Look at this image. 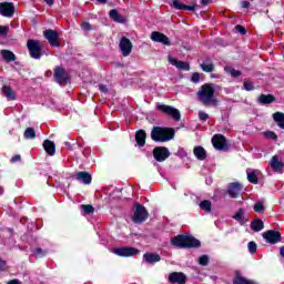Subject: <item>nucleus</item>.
Returning a JSON list of instances; mask_svg holds the SVG:
<instances>
[{
	"label": "nucleus",
	"instance_id": "f257e3e1",
	"mask_svg": "<svg viewBox=\"0 0 284 284\" xmlns=\"http://www.w3.org/2000/svg\"><path fill=\"white\" fill-rule=\"evenodd\" d=\"M171 245L180 250H199L201 241L192 235L179 234L171 239Z\"/></svg>",
	"mask_w": 284,
	"mask_h": 284
},
{
	"label": "nucleus",
	"instance_id": "f03ea898",
	"mask_svg": "<svg viewBox=\"0 0 284 284\" xmlns=\"http://www.w3.org/2000/svg\"><path fill=\"white\" fill-rule=\"evenodd\" d=\"M176 134V130L174 128L168 126H153L151 130V139L155 143H168V141H172Z\"/></svg>",
	"mask_w": 284,
	"mask_h": 284
},
{
	"label": "nucleus",
	"instance_id": "7ed1b4c3",
	"mask_svg": "<svg viewBox=\"0 0 284 284\" xmlns=\"http://www.w3.org/2000/svg\"><path fill=\"white\" fill-rule=\"evenodd\" d=\"M214 92L216 90L214 89V84L212 83H204L200 87V90L197 91V99L199 102L207 105H216V100L214 99Z\"/></svg>",
	"mask_w": 284,
	"mask_h": 284
},
{
	"label": "nucleus",
	"instance_id": "20e7f679",
	"mask_svg": "<svg viewBox=\"0 0 284 284\" xmlns=\"http://www.w3.org/2000/svg\"><path fill=\"white\" fill-rule=\"evenodd\" d=\"M27 48L31 59H41L45 51L43 50V42L34 39H29L27 41Z\"/></svg>",
	"mask_w": 284,
	"mask_h": 284
},
{
	"label": "nucleus",
	"instance_id": "39448f33",
	"mask_svg": "<svg viewBox=\"0 0 284 284\" xmlns=\"http://www.w3.org/2000/svg\"><path fill=\"white\" fill-rule=\"evenodd\" d=\"M149 216H150V213H148V209H145L143 204L141 203L133 204V215H132L133 223H136V224L145 223Z\"/></svg>",
	"mask_w": 284,
	"mask_h": 284
},
{
	"label": "nucleus",
	"instance_id": "423d86ee",
	"mask_svg": "<svg viewBox=\"0 0 284 284\" xmlns=\"http://www.w3.org/2000/svg\"><path fill=\"white\" fill-rule=\"evenodd\" d=\"M112 254H115V256H121L122 258H129L130 256H136L141 251L136 247L132 246H122V247H115L111 250Z\"/></svg>",
	"mask_w": 284,
	"mask_h": 284
},
{
	"label": "nucleus",
	"instance_id": "0eeeda50",
	"mask_svg": "<svg viewBox=\"0 0 284 284\" xmlns=\"http://www.w3.org/2000/svg\"><path fill=\"white\" fill-rule=\"evenodd\" d=\"M43 37L47 39L51 48L61 47V38L59 37V32H57V30L47 29L43 31Z\"/></svg>",
	"mask_w": 284,
	"mask_h": 284
},
{
	"label": "nucleus",
	"instance_id": "6e6552de",
	"mask_svg": "<svg viewBox=\"0 0 284 284\" xmlns=\"http://www.w3.org/2000/svg\"><path fill=\"white\" fill-rule=\"evenodd\" d=\"M53 77L59 85H68L70 83V74H68L64 68L55 67Z\"/></svg>",
	"mask_w": 284,
	"mask_h": 284
},
{
	"label": "nucleus",
	"instance_id": "1a4fd4ad",
	"mask_svg": "<svg viewBox=\"0 0 284 284\" xmlns=\"http://www.w3.org/2000/svg\"><path fill=\"white\" fill-rule=\"evenodd\" d=\"M158 110L166 116H172L174 121H181V111L179 109L168 105V104H158Z\"/></svg>",
	"mask_w": 284,
	"mask_h": 284
},
{
	"label": "nucleus",
	"instance_id": "9d476101",
	"mask_svg": "<svg viewBox=\"0 0 284 284\" xmlns=\"http://www.w3.org/2000/svg\"><path fill=\"white\" fill-rule=\"evenodd\" d=\"M262 236L266 241V243H270L271 245H276V243H281V241H283L281 232L276 230H268L264 232Z\"/></svg>",
	"mask_w": 284,
	"mask_h": 284
},
{
	"label": "nucleus",
	"instance_id": "9b49d317",
	"mask_svg": "<svg viewBox=\"0 0 284 284\" xmlns=\"http://www.w3.org/2000/svg\"><path fill=\"white\" fill-rule=\"evenodd\" d=\"M170 149L168 146H155L153 149V158L158 163H163L166 159H170Z\"/></svg>",
	"mask_w": 284,
	"mask_h": 284
},
{
	"label": "nucleus",
	"instance_id": "f8f14e48",
	"mask_svg": "<svg viewBox=\"0 0 284 284\" xmlns=\"http://www.w3.org/2000/svg\"><path fill=\"white\" fill-rule=\"evenodd\" d=\"M212 145L220 152L227 150V139L223 134H215L212 138Z\"/></svg>",
	"mask_w": 284,
	"mask_h": 284
},
{
	"label": "nucleus",
	"instance_id": "ddd939ff",
	"mask_svg": "<svg viewBox=\"0 0 284 284\" xmlns=\"http://www.w3.org/2000/svg\"><path fill=\"white\" fill-rule=\"evenodd\" d=\"M16 8L13 2H0V14L7 19L14 17Z\"/></svg>",
	"mask_w": 284,
	"mask_h": 284
},
{
	"label": "nucleus",
	"instance_id": "4468645a",
	"mask_svg": "<svg viewBox=\"0 0 284 284\" xmlns=\"http://www.w3.org/2000/svg\"><path fill=\"white\" fill-rule=\"evenodd\" d=\"M243 192V184L240 182H232L229 184L227 194L231 199H239Z\"/></svg>",
	"mask_w": 284,
	"mask_h": 284
},
{
	"label": "nucleus",
	"instance_id": "2eb2a0df",
	"mask_svg": "<svg viewBox=\"0 0 284 284\" xmlns=\"http://www.w3.org/2000/svg\"><path fill=\"white\" fill-rule=\"evenodd\" d=\"M119 48L123 57H130V54H132V41H130L128 37H122L120 39Z\"/></svg>",
	"mask_w": 284,
	"mask_h": 284
},
{
	"label": "nucleus",
	"instance_id": "dca6fc26",
	"mask_svg": "<svg viewBox=\"0 0 284 284\" xmlns=\"http://www.w3.org/2000/svg\"><path fill=\"white\" fill-rule=\"evenodd\" d=\"M169 283L172 284H186L187 283V275L183 272H172L169 275Z\"/></svg>",
	"mask_w": 284,
	"mask_h": 284
},
{
	"label": "nucleus",
	"instance_id": "f3484780",
	"mask_svg": "<svg viewBox=\"0 0 284 284\" xmlns=\"http://www.w3.org/2000/svg\"><path fill=\"white\" fill-rule=\"evenodd\" d=\"M151 41H155V43H162V45H172L170 38H168L165 33H161L159 31H153L151 33Z\"/></svg>",
	"mask_w": 284,
	"mask_h": 284
},
{
	"label": "nucleus",
	"instance_id": "a211bd4d",
	"mask_svg": "<svg viewBox=\"0 0 284 284\" xmlns=\"http://www.w3.org/2000/svg\"><path fill=\"white\" fill-rule=\"evenodd\" d=\"M270 166L272 168L273 172H277L278 174H283L284 170V162L278 158V155H273L270 160Z\"/></svg>",
	"mask_w": 284,
	"mask_h": 284
},
{
	"label": "nucleus",
	"instance_id": "6ab92c4d",
	"mask_svg": "<svg viewBox=\"0 0 284 284\" xmlns=\"http://www.w3.org/2000/svg\"><path fill=\"white\" fill-rule=\"evenodd\" d=\"M169 62L171 63V65L178 68V70H184L185 72H190V62L176 60L172 57H169Z\"/></svg>",
	"mask_w": 284,
	"mask_h": 284
},
{
	"label": "nucleus",
	"instance_id": "aec40b11",
	"mask_svg": "<svg viewBox=\"0 0 284 284\" xmlns=\"http://www.w3.org/2000/svg\"><path fill=\"white\" fill-rule=\"evenodd\" d=\"M171 8L174 10H190L191 12H194L199 6H187L179 0H172Z\"/></svg>",
	"mask_w": 284,
	"mask_h": 284
},
{
	"label": "nucleus",
	"instance_id": "412c9836",
	"mask_svg": "<svg viewBox=\"0 0 284 284\" xmlns=\"http://www.w3.org/2000/svg\"><path fill=\"white\" fill-rule=\"evenodd\" d=\"M145 141H148V133L145 130L140 129L135 132V142L139 145V148L145 146Z\"/></svg>",
	"mask_w": 284,
	"mask_h": 284
},
{
	"label": "nucleus",
	"instance_id": "4be33fe9",
	"mask_svg": "<svg viewBox=\"0 0 284 284\" xmlns=\"http://www.w3.org/2000/svg\"><path fill=\"white\" fill-rule=\"evenodd\" d=\"M43 148L44 152H47L49 156H54V154H57V144H54V142L51 140H44Z\"/></svg>",
	"mask_w": 284,
	"mask_h": 284
},
{
	"label": "nucleus",
	"instance_id": "5701e85b",
	"mask_svg": "<svg viewBox=\"0 0 284 284\" xmlns=\"http://www.w3.org/2000/svg\"><path fill=\"white\" fill-rule=\"evenodd\" d=\"M143 260L145 263H149V265H154V263H159L161 261V255L158 253H144Z\"/></svg>",
	"mask_w": 284,
	"mask_h": 284
},
{
	"label": "nucleus",
	"instance_id": "b1692460",
	"mask_svg": "<svg viewBox=\"0 0 284 284\" xmlns=\"http://www.w3.org/2000/svg\"><path fill=\"white\" fill-rule=\"evenodd\" d=\"M77 181H81L84 185H90L92 183V175L85 171H80L77 174Z\"/></svg>",
	"mask_w": 284,
	"mask_h": 284
},
{
	"label": "nucleus",
	"instance_id": "393cba45",
	"mask_svg": "<svg viewBox=\"0 0 284 284\" xmlns=\"http://www.w3.org/2000/svg\"><path fill=\"white\" fill-rule=\"evenodd\" d=\"M193 154L197 161H205V159H207V152L203 146H195L193 149Z\"/></svg>",
	"mask_w": 284,
	"mask_h": 284
},
{
	"label": "nucleus",
	"instance_id": "a878e982",
	"mask_svg": "<svg viewBox=\"0 0 284 284\" xmlns=\"http://www.w3.org/2000/svg\"><path fill=\"white\" fill-rule=\"evenodd\" d=\"M258 103L262 105H270L276 101V97L274 94H261L257 99Z\"/></svg>",
	"mask_w": 284,
	"mask_h": 284
},
{
	"label": "nucleus",
	"instance_id": "bb28decb",
	"mask_svg": "<svg viewBox=\"0 0 284 284\" xmlns=\"http://www.w3.org/2000/svg\"><path fill=\"white\" fill-rule=\"evenodd\" d=\"M2 92L4 97H7L8 101H17V93L14 92V90H12V87L3 85Z\"/></svg>",
	"mask_w": 284,
	"mask_h": 284
},
{
	"label": "nucleus",
	"instance_id": "cd10ccee",
	"mask_svg": "<svg viewBox=\"0 0 284 284\" xmlns=\"http://www.w3.org/2000/svg\"><path fill=\"white\" fill-rule=\"evenodd\" d=\"M234 221H237L240 225H245L247 223V217H245V210L239 209L237 212L233 215Z\"/></svg>",
	"mask_w": 284,
	"mask_h": 284
},
{
	"label": "nucleus",
	"instance_id": "c85d7f7f",
	"mask_svg": "<svg viewBox=\"0 0 284 284\" xmlns=\"http://www.w3.org/2000/svg\"><path fill=\"white\" fill-rule=\"evenodd\" d=\"M110 19L115 21V23H125V18L121 14H119V11L116 9H112L109 12Z\"/></svg>",
	"mask_w": 284,
	"mask_h": 284
},
{
	"label": "nucleus",
	"instance_id": "c756f323",
	"mask_svg": "<svg viewBox=\"0 0 284 284\" xmlns=\"http://www.w3.org/2000/svg\"><path fill=\"white\" fill-rule=\"evenodd\" d=\"M265 227V223L263 222V220L261 219H254L252 222H251V230L253 232H261L263 229Z\"/></svg>",
	"mask_w": 284,
	"mask_h": 284
},
{
	"label": "nucleus",
	"instance_id": "7c9ffc66",
	"mask_svg": "<svg viewBox=\"0 0 284 284\" xmlns=\"http://www.w3.org/2000/svg\"><path fill=\"white\" fill-rule=\"evenodd\" d=\"M1 54H2V59H4V61H7V63L17 61V55L10 50H2Z\"/></svg>",
	"mask_w": 284,
	"mask_h": 284
},
{
	"label": "nucleus",
	"instance_id": "2f4dec72",
	"mask_svg": "<svg viewBox=\"0 0 284 284\" xmlns=\"http://www.w3.org/2000/svg\"><path fill=\"white\" fill-rule=\"evenodd\" d=\"M273 120L278 125V128H281V130H284V113L283 112H275L273 114Z\"/></svg>",
	"mask_w": 284,
	"mask_h": 284
},
{
	"label": "nucleus",
	"instance_id": "473e14b6",
	"mask_svg": "<svg viewBox=\"0 0 284 284\" xmlns=\"http://www.w3.org/2000/svg\"><path fill=\"white\" fill-rule=\"evenodd\" d=\"M23 136L27 141H32L37 139V131L34 130V128H27L24 130Z\"/></svg>",
	"mask_w": 284,
	"mask_h": 284
},
{
	"label": "nucleus",
	"instance_id": "72a5a7b5",
	"mask_svg": "<svg viewBox=\"0 0 284 284\" xmlns=\"http://www.w3.org/2000/svg\"><path fill=\"white\" fill-rule=\"evenodd\" d=\"M200 209L204 212H212V202L210 200H204L200 203Z\"/></svg>",
	"mask_w": 284,
	"mask_h": 284
},
{
	"label": "nucleus",
	"instance_id": "f704fd0d",
	"mask_svg": "<svg viewBox=\"0 0 284 284\" xmlns=\"http://www.w3.org/2000/svg\"><path fill=\"white\" fill-rule=\"evenodd\" d=\"M33 255L37 257V258H43L45 256H48V250H43L41 247H36L33 250Z\"/></svg>",
	"mask_w": 284,
	"mask_h": 284
},
{
	"label": "nucleus",
	"instance_id": "c9c22d12",
	"mask_svg": "<svg viewBox=\"0 0 284 284\" xmlns=\"http://www.w3.org/2000/svg\"><path fill=\"white\" fill-rule=\"evenodd\" d=\"M247 181L253 185H258V176L255 172H247Z\"/></svg>",
	"mask_w": 284,
	"mask_h": 284
},
{
	"label": "nucleus",
	"instance_id": "e433bc0d",
	"mask_svg": "<svg viewBox=\"0 0 284 284\" xmlns=\"http://www.w3.org/2000/svg\"><path fill=\"white\" fill-rule=\"evenodd\" d=\"M254 212H257L260 214L265 213V204L263 202H256L253 206Z\"/></svg>",
	"mask_w": 284,
	"mask_h": 284
},
{
	"label": "nucleus",
	"instance_id": "4c0bfd02",
	"mask_svg": "<svg viewBox=\"0 0 284 284\" xmlns=\"http://www.w3.org/2000/svg\"><path fill=\"white\" fill-rule=\"evenodd\" d=\"M225 71L231 74V77H233L234 79H236V77H241L243 73L234 68H230V67H226L225 68Z\"/></svg>",
	"mask_w": 284,
	"mask_h": 284
},
{
	"label": "nucleus",
	"instance_id": "58836bf2",
	"mask_svg": "<svg viewBox=\"0 0 284 284\" xmlns=\"http://www.w3.org/2000/svg\"><path fill=\"white\" fill-rule=\"evenodd\" d=\"M199 265H202V267H207V265H210V256L201 255L199 257Z\"/></svg>",
	"mask_w": 284,
	"mask_h": 284
},
{
	"label": "nucleus",
	"instance_id": "ea45409f",
	"mask_svg": "<svg viewBox=\"0 0 284 284\" xmlns=\"http://www.w3.org/2000/svg\"><path fill=\"white\" fill-rule=\"evenodd\" d=\"M247 250L250 254H256V250H258V245H256V242L251 241L247 243Z\"/></svg>",
	"mask_w": 284,
	"mask_h": 284
},
{
	"label": "nucleus",
	"instance_id": "a19ab883",
	"mask_svg": "<svg viewBox=\"0 0 284 284\" xmlns=\"http://www.w3.org/2000/svg\"><path fill=\"white\" fill-rule=\"evenodd\" d=\"M265 139H270L271 141H278V135L274 131L264 132Z\"/></svg>",
	"mask_w": 284,
	"mask_h": 284
},
{
	"label": "nucleus",
	"instance_id": "79ce46f5",
	"mask_svg": "<svg viewBox=\"0 0 284 284\" xmlns=\"http://www.w3.org/2000/svg\"><path fill=\"white\" fill-rule=\"evenodd\" d=\"M81 207L84 214H94V206L92 204H82Z\"/></svg>",
	"mask_w": 284,
	"mask_h": 284
},
{
	"label": "nucleus",
	"instance_id": "37998d69",
	"mask_svg": "<svg viewBox=\"0 0 284 284\" xmlns=\"http://www.w3.org/2000/svg\"><path fill=\"white\" fill-rule=\"evenodd\" d=\"M200 68H202L203 72H214V64L213 63H202L200 64Z\"/></svg>",
	"mask_w": 284,
	"mask_h": 284
},
{
	"label": "nucleus",
	"instance_id": "c03bdc74",
	"mask_svg": "<svg viewBox=\"0 0 284 284\" xmlns=\"http://www.w3.org/2000/svg\"><path fill=\"white\" fill-rule=\"evenodd\" d=\"M244 85V90H246V92H252V90H254V82L246 80L243 83Z\"/></svg>",
	"mask_w": 284,
	"mask_h": 284
},
{
	"label": "nucleus",
	"instance_id": "a18cd8bd",
	"mask_svg": "<svg viewBox=\"0 0 284 284\" xmlns=\"http://www.w3.org/2000/svg\"><path fill=\"white\" fill-rule=\"evenodd\" d=\"M8 32H10V27H8V26H0V37H7Z\"/></svg>",
	"mask_w": 284,
	"mask_h": 284
},
{
	"label": "nucleus",
	"instance_id": "49530a36",
	"mask_svg": "<svg viewBox=\"0 0 284 284\" xmlns=\"http://www.w3.org/2000/svg\"><path fill=\"white\" fill-rule=\"evenodd\" d=\"M235 30L236 32H239L240 34H247V29H245V27L241 26V24H236L235 26Z\"/></svg>",
	"mask_w": 284,
	"mask_h": 284
},
{
	"label": "nucleus",
	"instance_id": "de8ad7c7",
	"mask_svg": "<svg viewBox=\"0 0 284 284\" xmlns=\"http://www.w3.org/2000/svg\"><path fill=\"white\" fill-rule=\"evenodd\" d=\"M191 81L192 83H199V81H201V73L194 72L191 77Z\"/></svg>",
	"mask_w": 284,
	"mask_h": 284
},
{
	"label": "nucleus",
	"instance_id": "09e8293b",
	"mask_svg": "<svg viewBox=\"0 0 284 284\" xmlns=\"http://www.w3.org/2000/svg\"><path fill=\"white\" fill-rule=\"evenodd\" d=\"M200 121H206L210 119V114L205 113V111H199Z\"/></svg>",
	"mask_w": 284,
	"mask_h": 284
},
{
	"label": "nucleus",
	"instance_id": "8fccbe9b",
	"mask_svg": "<svg viewBox=\"0 0 284 284\" xmlns=\"http://www.w3.org/2000/svg\"><path fill=\"white\" fill-rule=\"evenodd\" d=\"M82 30L90 32V30H92V24H90V22H82Z\"/></svg>",
	"mask_w": 284,
	"mask_h": 284
},
{
	"label": "nucleus",
	"instance_id": "3c124183",
	"mask_svg": "<svg viewBox=\"0 0 284 284\" xmlns=\"http://www.w3.org/2000/svg\"><path fill=\"white\" fill-rule=\"evenodd\" d=\"M21 161V156L19 154L13 155L10 160L11 163H19Z\"/></svg>",
	"mask_w": 284,
	"mask_h": 284
},
{
	"label": "nucleus",
	"instance_id": "603ef678",
	"mask_svg": "<svg viewBox=\"0 0 284 284\" xmlns=\"http://www.w3.org/2000/svg\"><path fill=\"white\" fill-rule=\"evenodd\" d=\"M99 90L100 92L108 94V87L105 84H99Z\"/></svg>",
	"mask_w": 284,
	"mask_h": 284
},
{
	"label": "nucleus",
	"instance_id": "864d4df0",
	"mask_svg": "<svg viewBox=\"0 0 284 284\" xmlns=\"http://www.w3.org/2000/svg\"><path fill=\"white\" fill-rule=\"evenodd\" d=\"M6 265H7L6 261L0 258V272H4Z\"/></svg>",
	"mask_w": 284,
	"mask_h": 284
},
{
	"label": "nucleus",
	"instance_id": "5fc2aeb1",
	"mask_svg": "<svg viewBox=\"0 0 284 284\" xmlns=\"http://www.w3.org/2000/svg\"><path fill=\"white\" fill-rule=\"evenodd\" d=\"M241 3V6H242V8H250V1H241L240 2Z\"/></svg>",
	"mask_w": 284,
	"mask_h": 284
},
{
	"label": "nucleus",
	"instance_id": "6e6d98bb",
	"mask_svg": "<svg viewBox=\"0 0 284 284\" xmlns=\"http://www.w3.org/2000/svg\"><path fill=\"white\" fill-rule=\"evenodd\" d=\"M44 3H47V6H49L50 8H52V6H54V0H43Z\"/></svg>",
	"mask_w": 284,
	"mask_h": 284
},
{
	"label": "nucleus",
	"instance_id": "4d7b16f0",
	"mask_svg": "<svg viewBox=\"0 0 284 284\" xmlns=\"http://www.w3.org/2000/svg\"><path fill=\"white\" fill-rule=\"evenodd\" d=\"M7 284H21V282L18 278L10 280Z\"/></svg>",
	"mask_w": 284,
	"mask_h": 284
},
{
	"label": "nucleus",
	"instance_id": "13d9d810",
	"mask_svg": "<svg viewBox=\"0 0 284 284\" xmlns=\"http://www.w3.org/2000/svg\"><path fill=\"white\" fill-rule=\"evenodd\" d=\"M210 1H212V0H202L201 3H202V6H209Z\"/></svg>",
	"mask_w": 284,
	"mask_h": 284
},
{
	"label": "nucleus",
	"instance_id": "bf43d9fd",
	"mask_svg": "<svg viewBox=\"0 0 284 284\" xmlns=\"http://www.w3.org/2000/svg\"><path fill=\"white\" fill-rule=\"evenodd\" d=\"M99 3H101L102 6H105V3H108V0H97Z\"/></svg>",
	"mask_w": 284,
	"mask_h": 284
}]
</instances>
